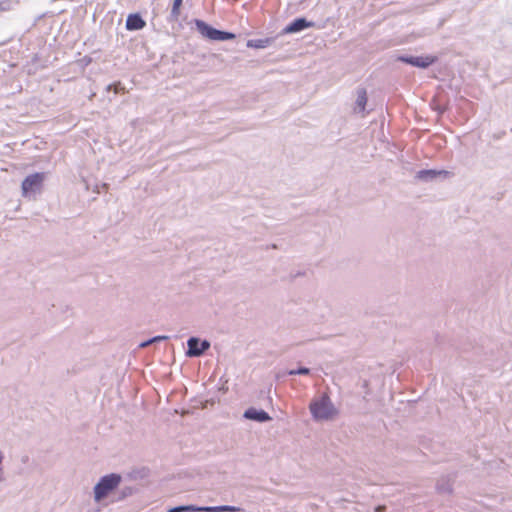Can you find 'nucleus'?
Instances as JSON below:
<instances>
[{"mask_svg": "<svg viewBox=\"0 0 512 512\" xmlns=\"http://www.w3.org/2000/svg\"><path fill=\"white\" fill-rule=\"evenodd\" d=\"M309 410L316 422L332 421L339 414L338 409L326 393L313 399L309 405Z\"/></svg>", "mask_w": 512, "mask_h": 512, "instance_id": "1", "label": "nucleus"}, {"mask_svg": "<svg viewBox=\"0 0 512 512\" xmlns=\"http://www.w3.org/2000/svg\"><path fill=\"white\" fill-rule=\"evenodd\" d=\"M122 477L119 474L111 473L100 478L93 488L94 501L100 503L114 491L121 483Z\"/></svg>", "mask_w": 512, "mask_h": 512, "instance_id": "2", "label": "nucleus"}, {"mask_svg": "<svg viewBox=\"0 0 512 512\" xmlns=\"http://www.w3.org/2000/svg\"><path fill=\"white\" fill-rule=\"evenodd\" d=\"M195 25H196L198 32L203 37L208 38L210 40L225 41V40H232L236 37L235 34L217 30L202 20H195Z\"/></svg>", "mask_w": 512, "mask_h": 512, "instance_id": "3", "label": "nucleus"}, {"mask_svg": "<svg viewBox=\"0 0 512 512\" xmlns=\"http://www.w3.org/2000/svg\"><path fill=\"white\" fill-rule=\"evenodd\" d=\"M241 509L239 507L235 506H213V507H198L195 505H187V506H177L170 508L168 512H198V511H205V512H238Z\"/></svg>", "mask_w": 512, "mask_h": 512, "instance_id": "4", "label": "nucleus"}, {"mask_svg": "<svg viewBox=\"0 0 512 512\" xmlns=\"http://www.w3.org/2000/svg\"><path fill=\"white\" fill-rule=\"evenodd\" d=\"M44 178V173H34L27 176L22 182V195L28 197L30 193L40 192Z\"/></svg>", "mask_w": 512, "mask_h": 512, "instance_id": "5", "label": "nucleus"}, {"mask_svg": "<svg viewBox=\"0 0 512 512\" xmlns=\"http://www.w3.org/2000/svg\"><path fill=\"white\" fill-rule=\"evenodd\" d=\"M187 357H199L204 354L211 346L208 340H201L198 337H190L187 341Z\"/></svg>", "mask_w": 512, "mask_h": 512, "instance_id": "6", "label": "nucleus"}, {"mask_svg": "<svg viewBox=\"0 0 512 512\" xmlns=\"http://www.w3.org/2000/svg\"><path fill=\"white\" fill-rule=\"evenodd\" d=\"M399 61L404 63L419 67V68H427L435 61V57L425 56V57H413V56H400L398 57Z\"/></svg>", "mask_w": 512, "mask_h": 512, "instance_id": "7", "label": "nucleus"}, {"mask_svg": "<svg viewBox=\"0 0 512 512\" xmlns=\"http://www.w3.org/2000/svg\"><path fill=\"white\" fill-rule=\"evenodd\" d=\"M243 417L245 419L256 421L259 423L268 422L272 419L267 412H265L264 410H258L254 407L248 408L244 412Z\"/></svg>", "mask_w": 512, "mask_h": 512, "instance_id": "8", "label": "nucleus"}, {"mask_svg": "<svg viewBox=\"0 0 512 512\" xmlns=\"http://www.w3.org/2000/svg\"><path fill=\"white\" fill-rule=\"evenodd\" d=\"M314 24L312 22H308L305 18H298L285 27L284 33L291 34L299 32L305 28L312 27Z\"/></svg>", "mask_w": 512, "mask_h": 512, "instance_id": "9", "label": "nucleus"}, {"mask_svg": "<svg viewBox=\"0 0 512 512\" xmlns=\"http://www.w3.org/2000/svg\"><path fill=\"white\" fill-rule=\"evenodd\" d=\"M356 95L354 111L356 113H363L367 104V92L364 88H358Z\"/></svg>", "mask_w": 512, "mask_h": 512, "instance_id": "10", "label": "nucleus"}, {"mask_svg": "<svg viewBox=\"0 0 512 512\" xmlns=\"http://www.w3.org/2000/svg\"><path fill=\"white\" fill-rule=\"evenodd\" d=\"M439 175L447 176L449 172L445 170H421L417 172L416 178L423 181H430Z\"/></svg>", "mask_w": 512, "mask_h": 512, "instance_id": "11", "label": "nucleus"}, {"mask_svg": "<svg viewBox=\"0 0 512 512\" xmlns=\"http://www.w3.org/2000/svg\"><path fill=\"white\" fill-rule=\"evenodd\" d=\"M145 26L144 20L138 14H131L126 20L128 30H139Z\"/></svg>", "mask_w": 512, "mask_h": 512, "instance_id": "12", "label": "nucleus"}, {"mask_svg": "<svg viewBox=\"0 0 512 512\" xmlns=\"http://www.w3.org/2000/svg\"><path fill=\"white\" fill-rule=\"evenodd\" d=\"M270 42L269 38L248 40L247 47L261 49L267 47Z\"/></svg>", "mask_w": 512, "mask_h": 512, "instance_id": "13", "label": "nucleus"}, {"mask_svg": "<svg viewBox=\"0 0 512 512\" xmlns=\"http://www.w3.org/2000/svg\"><path fill=\"white\" fill-rule=\"evenodd\" d=\"M437 490L441 493H451L452 492V485L449 480L447 479H441L437 483Z\"/></svg>", "mask_w": 512, "mask_h": 512, "instance_id": "14", "label": "nucleus"}, {"mask_svg": "<svg viewBox=\"0 0 512 512\" xmlns=\"http://www.w3.org/2000/svg\"><path fill=\"white\" fill-rule=\"evenodd\" d=\"M183 0H174L172 10H171V16L174 19H178L180 15V7L182 5Z\"/></svg>", "mask_w": 512, "mask_h": 512, "instance_id": "15", "label": "nucleus"}, {"mask_svg": "<svg viewBox=\"0 0 512 512\" xmlns=\"http://www.w3.org/2000/svg\"><path fill=\"white\" fill-rule=\"evenodd\" d=\"M310 370L306 367H301L299 369H293L288 372L289 375H307Z\"/></svg>", "mask_w": 512, "mask_h": 512, "instance_id": "16", "label": "nucleus"}, {"mask_svg": "<svg viewBox=\"0 0 512 512\" xmlns=\"http://www.w3.org/2000/svg\"><path fill=\"white\" fill-rule=\"evenodd\" d=\"M135 492V490L132 488V487H125L122 491H121V494H122V498H125V497H128V496H131L133 495Z\"/></svg>", "mask_w": 512, "mask_h": 512, "instance_id": "17", "label": "nucleus"}, {"mask_svg": "<svg viewBox=\"0 0 512 512\" xmlns=\"http://www.w3.org/2000/svg\"><path fill=\"white\" fill-rule=\"evenodd\" d=\"M3 460H4V455L0 451V482H2L4 480V470H3V467H2Z\"/></svg>", "mask_w": 512, "mask_h": 512, "instance_id": "18", "label": "nucleus"}, {"mask_svg": "<svg viewBox=\"0 0 512 512\" xmlns=\"http://www.w3.org/2000/svg\"><path fill=\"white\" fill-rule=\"evenodd\" d=\"M168 338H169L168 336H156V337L152 338V341L154 343H156V342H160V341H163V340H167Z\"/></svg>", "mask_w": 512, "mask_h": 512, "instance_id": "19", "label": "nucleus"}, {"mask_svg": "<svg viewBox=\"0 0 512 512\" xmlns=\"http://www.w3.org/2000/svg\"><path fill=\"white\" fill-rule=\"evenodd\" d=\"M152 343H154V342L152 341V338H151V339H149V340H147V341H145V342H142V343L140 344V347H141V348H145V347L149 346V345H150V344H152Z\"/></svg>", "mask_w": 512, "mask_h": 512, "instance_id": "20", "label": "nucleus"}, {"mask_svg": "<svg viewBox=\"0 0 512 512\" xmlns=\"http://www.w3.org/2000/svg\"><path fill=\"white\" fill-rule=\"evenodd\" d=\"M386 510V506L379 505L375 508V512H384Z\"/></svg>", "mask_w": 512, "mask_h": 512, "instance_id": "21", "label": "nucleus"}]
</instances>
